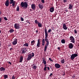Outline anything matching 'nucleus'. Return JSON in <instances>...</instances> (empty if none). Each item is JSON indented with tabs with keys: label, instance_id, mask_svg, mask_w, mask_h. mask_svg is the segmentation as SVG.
Masks as SVG:
<instances>
[{
	"label": "nucleus",
	"instance_id": "nucleus-1",
	"mask_svg": "<svg viewBox=\"0 0 79 79\" xmlns=\"http://www.w3.org/2000/svg\"><path fill=\"white\" fill-rule=\"evenodd\" d=\"M52 31V29H49L48 30V31H47V28H44V32L45 34V39H43L42 40V45L43 46H44V45H45V42H46V44L45 45L44 48V52H46V51L47 49V47H48V45H49V41L48 40V39L47 38L48 37V33H50V32Z\"/></svg>",
	"mask_w": 79,
	"mask_h": 79
},
{
	"label": "nucleus",
	"instance_id": "nucleus-2",
	"mask_svg": "<svg viewBox=\"0 0 79 79\" xmlns=\"http://www.w3.org/2000/svg\"><path fill=\"white\" fill-rule=\"evenodd\" d=\"M21 8L24 9L25 8H27L28 6V3L27 2H22L20 3Z\"/></svg>",
	"mask_w": 79,
	"mask_h": 79
},
{
	"label": "nucleus",
	"instance_id": "nucleus-3",
	"mask_svg": "<svg viewBox=\"0 0 79 79\" xmlns=\"http://www.w3.org/2000/svg\"><path fill=\"white\" fill-rule=\"evenodd\" d=\"M34 53L28 54L27 58V61H29L30 60H31L32 58V57H34Z\"/></svg>",
	"mask_w": 79,
	"mask_h": 79
},
{
	"label": "nucleus",
	"instance_id": "nucleus-4",
	"mask_svg": "<svg viewBox=\"0 0 79 79\" xmlns=\"http://www.w3.org/2000/svg\"><path fill=\"white\" fill-rule=\"evenodd\" d=\"M78 55L77 54L74 53L72 54L71 56V59L72 60H73L74 59L75 57H77Z\"/></svg>",
	"mask_w": 79,
	"mask_h": 79
},
{
	"label": "nucleus",
	"instance_id": "nucleus-5",
	"mask_svg": "<svg viewBox=\"0 0 79 79\" xmlns=\"http://www.w3.org/2000/svg\"><path fill=\"white\" fill-rule=\"evenodd\" d=\"M14 27L15 29H19L20 25L18 23H16L14 24Z\"/></svg>",
	"mask_w": 79,
	"mask_h": 79
},
{
	"label": "nucleus",
	"instance_id": "nucleus-6",
	"mask_svg": "<svg viewBox=\"0 0 79 79\" xmlns=\"http://www.w3.org/2000/svg\"><path fill=\"white\" fill-rule=\"evenodd\" d=\"M70 40H71V42H72L73 44H74V43H75V40L73 36H71L70 37Z\"/></svg>",
	"mask_w": 79,
	"mask_h": 79
},
{
	"label": "nucleus",
	"instance_id": "nucleus-7",
	"mask_svg": "<svg viewBox=\"0 0 79 79\" xmlns=\"http://www.w3.org/2000/svg\"><path fill=\"white\" fill-rule=\"evenodd\" d=\"M18 41V39H15L13 40V41L12 43L13 45H16L18 42H17Z\"/></svg>",
	"mask_w": 79,
	"mask_h": 79
},
{
	"label": "nucleus",
	"instance_id": "nucleus-8",
	"mask_svg": "<svg viewBox=\"0 0 79 79\" xmlns=\"http://www.w3.org/2000/svg\"><path fill=\"white\" fill-rule=\"evenodd\" d=\"M63 28L64 30H67L68 29V27L66 26L65 23H63Z\"/></svg>",
	"mask_w": 79,
	"mask_h": 79
},
{
	"label": "nucleus",
	"instance_id": "nucleus-9",
	"mask_svg": "<svg viewBox=\"0 0 79 79\" xmlns=\"http://www.w3.org/2000/svg\"><path fill=\"white\" fill-rule=\"evenodd\" d=\"M10 4V1L9 0H7L5 3V5L6 6H8L9 4Z\"/></svg>",
	"mask_w": 79,
	"mask_h": 79
},
{
	"label": "nucleus",
	"instance_id": "nucleus-10",
	"mask_svg": "<svg viewBox=\"0 0 79 79\" xmlns=\"http://www.w3.org/2000/svg\"><path fill=\"white\" fill-rule=\"evenodd\" d=\"M23 56H21L19 58V63H21L23 61Z\"/></svg>",
	"mask_w": 79,
	"mask_h": 79
},
{
	"label": "nucleus",
	"instance_id": "nucleus-11",
	"mask_svg": "<svg viewBox=\"0 0 79 79\" xmlns=\"http://www.w3.org/2000/svg\"><path fill=\"white\" fill-rule=\"evenodd\" d=\"M40 39H39L38 40V42L36 45V46L38 47H40Z\"/></svg>",
	"mask_w": 79,
	"mask_h": 79
},
{
	"label": "nucleus",
	"instance_id": "nucleus-12",
	"mask_svg": "<svg viewBox=\"0 0 79 79\" xmlns=\"http://www.w3.org/2000/svg\"><path fill=\"white\" fill-rule=\"evenodd\" d=\"M55 68H58V69L60 68L61 67L60 65L58 64H56L55 65Z\"/></svg>",
	"mask_w": 79,
	"mask_h": 79
},
{
	"label": "nucleus",
	"instance_id": "nucleus-13",
	"mask_svg": "<svg viewBox=\"0 0 79 79\" xmlns=\"http://www.w3.org/2000/svg\"><path fill=\"white\" fill-rule=\"evenodd\" d=\"M73 7V5L72 4H69V10H72Z\"/></svg>",
	"mask_w": 79,
	"mask_h": 79
},
{
	"label": "nucleus",
	"instance_id": "nucleus-14",
	"mask_svg": "<svg viewBox=\"0 0 79 79\" xmlns=\"http://www.w3.org/2000/svg\"><path fill=\"white\" fill-rule=\"evenodd\" d=\"M73 47L74 46H73V44L70 43L69 44V48H70V49H72V48H73Z\"/></svg>",
	"mask_w": 79,
	"mask_h": 79
},
{
	"label": "nucleus",
	"instance_id": "nucleus-15",
	"mask_svg": "<svg viewBox=\"0 0 79 79\" xmlns=\"http://www.w3.org/2000/svg\"><path fill=\"white\" fill-rule=\"evenodd\" d=\"M31 8L33 10H35V4H32L31 5Z\"/></svg>",
	"mask_w": 79,
	"mask_h": 79
},
{
	"label": "nucleus",
	"instance_id": "nucleus-16",
	"mask_svg": "<svg viewBox=\"0 0 79 79\" xmlns=\"http://www.w3.org/2000/svg\"><path fill=\"white\" fill-rule=\"evenodd\" d=\"M54 8L53 7H52L49 9V11L51 13H53L54 11Z\"/></svg>",
	"mask_w": 79,
	"mask_h": 79
},
{
	"label": "nucleus",
	"instance_id": "nucleus-17",
	"mask_svg": "<svg viewBox=\"0 0 79 79\" xmlns=\"http://www.w3.org/2000/svg\"><path fill=\"white\" fill-rule=\"evenodd\" d=\"M35 43V41L33 40L32 41H31V46H32V45H34Z\"/></svg>",
	"mask_w": 79,
	"mask_h": 79
},
{
	"label": "nucleus",
	"instance_id": "nucleus-18",
	"mask_svg": "<svg viewBox=\"0 0 79 79\" xmlns=\"http://www.w3.org/2000/svg\"><path fill=\"white\" fill-rule=\"evenodd\" d=\"M5 68H4L3 67H1L0 68V71H5Z\"/></svg>",
	"mask_w": 79,
	"mask_h": 79
},
{
	"label": "nucleus",
	"instance_id": "nucleus-19",
	"mask_svg": "<svg viewBox=\"0 0 79 79\" xmlns=\"http://www.w3.org/2000/svg\"><path fill=\"white\" fill-rule=\"evenodd\" d=\"M38 26L39 27H42V23L39 22L38 24Z\"/></svg>",
	"mask_w": 79,
	"mask_h": 79
},
{
	"label": "nucleus",
	"instance_id": "nucleus-20",
	"mask_svg": "<svg viewBox=\"0 0 79 79\" xmlns=\"http://www.w3.org/2000/svg\"><path fill=\"white\" fill-rule=\"evenodd\" d=\"M9 32L10 33H13V32H15V30L13 29H10L9 30Z\"/></svg>",
	"mask_w": 79,
	"mask_h": 79
},
{
	"label": "nucleus",
	"instance_id": "nucleus-21",
	"mask_svg": "<svg viewBox=\"0 0 79 79\" xmlns=\"http://www.w3.org/2000/svg\"><path fill=\"white\" fill-rule=\"evenodd\" d=\"M38 6H39V8L40 9H42V8H44V6L42 5H39Z\"/></svg>",
	"mask_w": 79,
	"mask_h": 79
},
{
	"label": "nucleus",
	"instance_id": "nucleus-22",
	"mask_svg": "<svg viewBox=\"0 0 79 79\" xmlns=\"http://www.w3.org/2000/svg\"><path fill=\"white\" fill-rule=\"evenodd\" d=\"M10 4H12V3H14V2H16V1H14V0H10Z\"/></svg>",
	"mask_w": 79,
	"mask_h": 79
},
{
	"label": "nucleus",
	"instance_id": "nucleus-23",
	"mask_svg": "<svg viewBox=\"0 0 79 79\" xmlns=\"http://www.w3.org/2000/svg\"><path fill=\"white\" fill-rule=\"evenodd\" d=\"M4 78L5 79H6L7 78H8V75H4Z\"/></svg>",
	"mask_w": 79,
	"mask_h": 79
},
{
	"label": "nucleus",
	"instance_id": "nucleus-24",
	"mask_svg": "<svg viewBox=\"0 0 79 79\" xmlns=\"http://www.w3.org/2000/svg\"><path fill=\"white\" fill-rule=\"evenodd\" d=\"M61 42L62 44H65V40L64 39H62L61 40Z\"/></svg>",
	"mask_w": 79,
	"mask_h": 79
},
{
	"label": "nucleus",
	"instance_id": "nucleus-25",
	"mask_svg": "<svg viewBox=\"0 0 79 79\" xmlns=\"http://www.w3.org/2000/svg\"><path fill=\"white\" fill-rule=\"evenodd\" d=\"M35 23L36 24H38L39 23H40L38 21V20H35Z\"/></svg>",
	"mask_w": 79,
	"mask_h": 79
},
{
	"label": "nucleus",
	"instance_id": "nucleus-26",
	"mask_svg": "<svg viewBox=\"0 0 79 79\" xmlns=\"http://www.w3.org/2000/svg\"><path fill=\"white\" fill-rule=\"evenodd\" d=\"M32 68L33 69H36L37 68V66L34 65L32 67Z\"/></svg>",
	"mask_w": 79,
	"mask_h": 79
},
{
	"label": "nucleus",
	"instance_id": "nucleus-27",
	"mask_svg": "<svg viewBox=\"0 0 79 79\" xmlns=\"http://www.w3.org/2000/svg\"><path fill=\"white\" fill-rule=\"evenodd\" d=\"M15 3H16V1L12 3L13 7H14L15 6Z\"/></svg>",
	"mask_w": 79,
	"mask_h": 79
},
{
	"label": "nucleus",
	"instance_id": "nucleus-28",
	"mask_svg": "<svg viewBox=\"0 0 79 79\" xmlns=\"http://www.w3.org/2000/svg\"><path fill=\"white\" fill-rule=\"evenodd\" d=\"M26 52L27 51H24V50H23L21 53H22V54H24V53H26Z\"/></svg>",
	"mask_w": 79,
	"mask_h": 79
},
{
	"label": "nucleus",
	"instance_id": "nucleus-29",
	"mask_svg": "<svg viewBox=\"0 0 79 79\" xmlns=\"http://www.w3.org/2000/svg\"><path fill=\"white\" fill-rule=\"evenodd\" d=\"M22 50H23L27 51V48L26 47L23 48H22Z\"/></svg>",
	"mask_w": 79,
	"mask_h": 79
},
{
	"label": "nucleus",
	"instance_id": "nucleus-30",
	"mask_svg": "<svg viewBox=\"0 0 79 79\" xmlns=\"http://www.w3.org/2000/svg\"><path fill=\"white\" fill-rule=\"evenodd\" d=\"M28 43H26L23 45V46L25 47H28Z\"/></svg>",
	"mask_w": 79,
	"mask_h": 79
},
{
	"label": "nucleus",
	"instance_id": "nucleus-31",
	"mask_svg": "<svg viewBox=\"0 0 79 79\" xmlns=\"http://www.w3.org/2000/svg\"><path fill=\"white\" fill-rule=\"evenodd\" d=\"M64 61H64V59H63L61 60V63L62 64H63V63H64Z\"/></svg>",
	"mask_w": 79,
	"mask_h": 79
},
{
	"label": "nucleus",
	"instance_id": "nucleus-32",
	"mask_svg": "<svg viewBox=\"0 0 79 79\" xmlns=\"http://www.w3.org/2000/svg\"><path fill=\"white\" fill-rule=\"evenodd\" d=\"M19 10V7L18 6H17V11H18Z\"/></svg>",
	"mask_w": 79,
	"mask_h": 79
},
{
	"label": "nucleus",
	"instance_id": "nucleus-33",
	"mask_svg": "<svg viewBox=\"0 0 79 79\" xmlns=\"http://www.w3.org/2000/svg\"><path fill=\"white\" fill-rule=\"evenodd\" d=\"M47 67H44V71H47Z\"/></svg>",
	"mask_w": 79,
	"mask_h": 79
},
{
	"label": "nucleus",
	"instance_id": "nucleus-34",
	"mask_svg": "<svg viewBox=\"0 0 79 79\" xmlns=\"http://www.w3.org/2000/svg\"><path fill=\"white\" fill-rule=\"evenodd\" d=\"M49 61H50L53 62V60L52 59H51V58H49Z\"/></svg>",
	"mask_w": 79,
	"mask_h": 79
},
{
	"label": "nucleus",
	"instance_id": "nucleus-35",
	"mask_svg": "<svg viewBox=\"0 0 79 79\" xmlns=\"http://www.w3.org/2000/svg\"><path fill=\"white\" fill-rule=\"evenodd\" d=\"M52 75H53V73H50V75L49 76V77H52Z\"/></svg>",
	"mask_w": 79,
	"mask_h": 79
},
{
	"label": "nucleus",
	"instance_id": "nucleus-36",
	"mask_svg": "<svg viewBox=\"0 0 79 79\" xmlns=\"http://www.w3.org/2000/svg\"><path fill=\"white\" fill-rule=\"evenodd\" d=\"M4 19H5V20L6 21H7V20H8V19H7V18H6V17H4Z\"/></svg>",
	"mask_w": 79,
	"mask_h": 79
},
{
	"label": "nucleus",
	"instance_id": "nucleus-37",
	"mask_svg": "<svg viewBox=\"0 0 79 79\" xmlns=\"http://www.w3.org/2000/svg\"><path fill=\"white\" fill-rule=\"evenodd\" d=\"M63 2H64V3H66V2H68V0H64Z\"/></svg>",
	"mask_w": 79,
	"mask_h": 79
},
{
	"label": "nucleus",
	"instance_id": "nucleus-38",
	"mask_svg": "<svg viewBox=\"0 0 79 79\" xmlns=\"http://www.w3.org/2000/svg\"><path fill=\"white\" fill-rule=\"evenodd\" d=\"M43 62L44 64H47V62H46V61H43Z\"/></svg>",
	"mask_w": 79,
	"mask_h": 79
},
{
	"label": "nucleus",
	"instance_id": "nucleus-39",
	"mask_svg": "<svg viewBox=\"0 0 79 79\" xmlns=\"http://www.w3.org/2000/svg\"><path fill=\"white\" fill-rule=\"evenodd\" d=\"M27 21H29V20H27L26 21V22H27V23H29L28 24H31V23H30V22H29Z\"/></svg>",
	"mask_w": 79,
	"mask_h": 79
},
{
	"label": "nucleus",
	"instance_id": "nucleus-40",
	"mask_svg": "<svg viewBox=\"0 0 79 79\" xmlns=\"http://www.w3.org/2000/svg\"><path fill=\"white\" fill-rule=\"evenodd\" d=\"M74 31V33H75V34H77V31H76V29H75V30Z\"/></svg>",
	"mask_w": 79,
	"mask_h": 79
},
{
	"label": "nucleus",
	"instance_id": "nucleus-41",
	"mask_svg": "<svg viewBox=\"0 0 79 79\" xmlns=\"http://www.w3.org/2000/svg\"><path fill=\"white\" fill-rule=\"evenodd\" d=\"M20 19L21 21H24V19H23V17H21Z\"/></svg>",
	"mask_w": 79,
	"mask_h": 79
},
{
	"label": "nucleus",
	"instance_id": "nucleus-42",
	"mask_svg": "<svg viewBox=\"0 0 79 79\" xmlns=\"http://www.w3.org/2000/svg\"><path fill=\"white\" fill-rule=\"evenodd\" d=\"M12 79H15V77L14 76V75L12 77Z\"/></svg>",
	"mask_w": 79,
	"mask_h": 79
},
{
	"label": "nucleus",
	"instance_id": "nucleus-43",
	"mask_svg": "<svg viewBox=\"0 0 79 79\" xmlns=\"http://www.w3.org/2000/svg\"><path fill=\"white\" fill-rule=\"evenodd\" d=\"M41 2H42L43 3H45V1L44 0H41Z\"/></svg>",
	"mask_w": 79,
	"mask_h": 79
},
{
	"label": "nucleus",
	"instance_id": "nucleus-44",
	"mask_svg": "<svg viewBox=\"0 0 79 79\" xmlns=\"http://www.w3.org/2000/svg\"><path fill=\"white\" fill-rule=\"evenodd\" d=\"M63 73H64L62 74V76H64L65 75V71H64V72H63Z\"/></svg>",
	"mask_w": 79,
	"mask_h": 79
},
{
	"label": "nucleus",
	"instance_id": "nucleus-45",
	"mask_svg": "<svg viewBox=\"0 0 79 79\" xmlns=\"http://www.w3.org/2000/svg\"><path fill=\"white\" fill-rule=\"evenodd\" d=\"M42 60H43V61H45V59H44V57L42 58Z\"/></svg>",
	"mask_w": 79,
	"mask_h": 79
},
{
	"label": "nucleus",
	"instance_id": "nucleus-46",
	"mask_svg": "<svg viewBox=\"0 0 79 79\" xmlns=\"http://www.w3.org/2000/svg\"><path fill=\"white\" fill-rule=\"evenodd\" d=\"M2 21V18H0V23H1Z\"/></svg>",
	"mask_w": 79,
	"mask_h": 79
},
{
	"label": "nucleus",
	"instance_id": "nucleus-47",
	"mask_svg": "<svg viewBox=\"0 0 79 79\" xmlns=\"http://www.w3.org/2000/svg\"><path fill=\"white\" fill-rule=\"evenodd\" d=\"M8 63L9 64H10V65H11V62H10V61L8 62Z\"/></svg>",
	"mask_w": 79,
	"mask_h": 79
},
{
	"label": "nucleus",
	"instance_id": "nucleus-48",
	"mask_svg": "<svg viewBox=\"0 0 79 79\" xmlns=\"http://www.w3.org/2000/svg\"><path fill=\"white\" fill-rule=\"evenodd\" d=\"M49 68H50L51 69H52V67L51 66H50Z\"/></svg>",
	"mask_w": 79,
	"mask_h": 79
},
{
	"label": "nucleus",
	"instance_id": "nucleus-49",
	"mask_svg": "<svg viewBox=\"0 0 79 79\" xmlns=\"http://www.w3.org/2000/svg\"><path fill=\"white\" fill-rule=\"evenodd\" d=\"M47 69L48 70H50V68H49V67H47Z\"/></svg>",
	"mask_w": 79,
	"mask_h": 79
},
{
	"label": "nucleus",
	"instance_id": "nucleus-50",
	"mask_svg": "<svg viewBox=\"0 0 79 79\" xmlns=\"http://www.w3.org/2000/svg\"><path fill=\"white\" fill-rule=\"evenodd\" d=\"M65 11L66 12H68V10H67V9H65Z\"/></svg>",
	"mask_w": 79,
	"mask_h": 79
},
{
	"label": "nucleus",
	"instance_id": "nucleus-51",
	"mask_svg": "<svg viewBox=\"0 0 79 79\" xmlns=\"http://www.w3.org/2000/svg\"><path fill=\"white\" fill-rule=\"evenodd\" d=\"M12 50H13V48H10V51H11Z\"/></svg>",
	"mask_w": 79,
	"mask_h": 79
},
{
	"label": "nucleus",
	"instance_id": "nucleus-52",
	"mask_svg": "<svg viewBox=\"0 0 79 79\" xmlns=\"http://www.w3.org/2000/svg\"><path fill=\"white\" fill-rule=\"evenodd\" d=\"M57 49L58 50H60V47H58V48H57Z\"/></svg>",
	"mask_w": 79,
	"mask_h": 79
},
{
	"label": "nucleus",
	"instance_id": "nucleus-53",
	"mask_svg": "<svg viewBox=\"0 0 79 79\" xmlns=\"http://www.w3.org/2000/svg\"><path fill=\"white\" fill-rule=\"evenodd\" d=\"M36 33H38V32H39V31H38V30H36Z\"/></svg>",
	"mask_w": 79,
	"mask_h": 79
},
{
	"label": "nucleus",
	"instance_id": "nucleus-54",
	"mask_svg": "<svg viewBox=\"0 0 79 79\" xmlns=\"http://www.w3.org/2000/svg\"><path fill=\"white\" fill-rule=\"evenodd\" d=\"M75 77V76H72V78H74Z\"/></svg>",
	"mask_w": 79,
	"mask_h": 79
},
{
	"label": "nucleus",
	"instance_id": "nucleus-55",
	"mask_svg": "<svg viewBox=\"0 0 79 79\" xmlns=\"http://www.w3.org/2000/svg\"><path fill=\"white\" fill-rule=\"evenodd\" d=\"M30 11H32V10L31 9H30Z\"/></svg>",
	"mask_w": 79,
	"mask_h": 79
},
{
	"label": "nucleus",
	"instance_id": "nucleus-56",
	"mask_svg": "<svg viewBox=\"0 0 79 79\" xmlns=\"http://www.w3.org/2000/svg\"><path fill=\"white\" fill-rule=\"evenodd\" d=\"M8 46H11V44H9Z\"/></svg>",
	"mask_w": 79,
	"mask_h": 79
},
{
	"label": "nucleus",
	"instance_id": "nucleus-57",
	"mask_svg": "<svg viewBox=\"0 0 79 79\" xmlns=\"http://www.w3.org/2000/svg\"><path fill=\"white\" fill-rule=\"evenodd\" d=\"M45 67H47V65H45Z\"/></svg>",
	"mask_w": 79,
	"mask_h": 79
},
{
	"label": "nucleus",
	"instance_id": "nucleus-58",
	"mask_svg": "<svg viewBox=\"0 0 79 79\" xmlns=\"http://www.w3.org/2000/svg\"><path fill=\"white\" fill-rule=\"evenodd\" d=\"M1 47V43H0V47Z\"/></svg>",
	"mask_w": 79,
	"mask_h": 79
},
{
	"label": "nucleus",
	"instance_id": "nucleus-59",
	"mask_svg": "<svg viewBox=\"0 0 79 79\" xmlns=\"http://www.w3.org/2000/svg\"><path fill=\"white\" fill-rule=\"evenodd\" d=\"M53 79H57V78H54Z\"/></svg>",
	"mask_w": 79,
	"mask_h": 79
},
{
	"label": "nucleus",
	"instance_id": "nucleus-60",
	"mask_svg": "<svg viewBox=\"0 0 79 79\" xmlns=\"http://www.w3.org/2000/svg\"><path fill=\"white\" fill-rule=\"evenodd\" d=\"M34 65H35V64H33L32 65V66H34Z\"/></svg>",
	"mask_w": 79,
	"mask_h": 79
},
{
	"label": "nucleus",
	"instance_id": "nucleus-61",
	"mask_svg": "<svg viewBox=\"0 0 79 79\" xmlns=\"http://www.w3.org/2000/svg\"><path fill=\"white\" fill-rule=\"evenodd\" d=\"M1 33V30H0V34Z\"/></svg>",
	"mask_w": 79,
	"mask_h": 79
},
{
	"label": "nucleus",
	"instance_id": "nucleus-62",
	"mask_svg": "<svg viewBox=\"0 0 79 79\" xmlns=\"http://www.w3.org/2000/svg\"><path fill=\"white\" fill-rule=\"evenodd\" d=\"M78 47H79V44L78 45Z\"/></svg>",
	"mask_w": 79,
	"mask_h": 79
},
{
	"label": "nucleus",
	"instance_id": "nucleus-63",
	"mask_svg": "<svg viewBox=\"0 0 79 79\" xmlns=\"http://www.w3.org/2000/svg\"><path fill=\"white\" fill-rule=\"evenodd\" d=\"M67 66V65H66V66Z\"/></svg>",
	"mask_w": 79,
	"mask_h": 79
},
{
	"label": "nucleus",
	"instance_id": "nucleus-64",
	"mask_svg": "<svg viewBox=\"0 0 79 79\" xmlns=\"http://www.w3.org/2000/svg\"><path fill=\"white\" fill-rule=\"evenodd\" d=\"M52 33L53 34V33Z\"/></svg>",
	"mask_w": 79,
	"mask_h": 79
}]
</instances>
